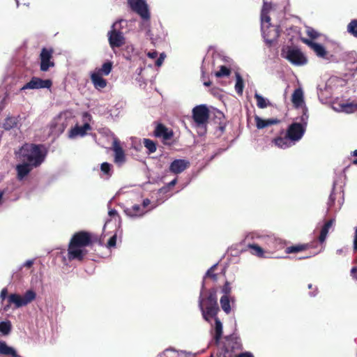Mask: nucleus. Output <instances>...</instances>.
Wrapping results in <instances>:
<instances>
[{
    "label": "nucleus",
    "mask_w": 357,
    "mask_h": 357,
    "mask_svg": "<svg viewBox=\"0 0 357 357\" xmlns=\"http://www.w3.org/2000/svg\"><path fill=\"white\" fill-rule=\"evenodd\" d=\"M308 288L309 289H312V284H308Z\"/></svg>",
    "instance_id": "nucleus-60"
},
{
    "label": "nucleus",
    "mask_w": 357,
    "mask_h": 357,
    "mask_svg": "<svg viewBox=\"0 0 357 357\" xmlns=\"http://www.w3.org/2000/svg\"><path fill=\"white\" fill-rule=\"evenodd\" d=\"M212 82L211 81L204 82V84L206 86H210L211 85Z\"/></svg>",
    "instance_id": "nucleus-56"
},
{
    "label": "nucleus",
    "mask_w": 357,
    "mask_h": 357,
    "mask_svg": "<svg viewBox=\"0 0 357 357\" xmlns=\"http://www.w3.org/2000/svg\"><path fill=\"white\" fill-rule=\"evenodd\" d=\"M291 101L296 107H299L303 102V93L301 89H296L294 90Z\"/></svg>",
    "instance_id": "nucleus-27"
},
{
    "label": "nucleus",
    "mask_w": 357,
    "mask_h": 357,
    "mask_svg": "<svg viewBox=\"0 0 357 357\" xmlns=\"http://www.w3.org/2000/svg\"><path fill=\"white\" fill-rule=\"evenodd\" d=\"M54 50L52 48L43 47L40 54V69L43 72L47 71L50 68L54 66L52 61Z\"/></svg>",
    "instance_id": "nucleus-12"
},
{
    "label": "nucleus",
    "mask_w": 357,
    "mask_h": 357,
    "mask_svg": "<svg viewBox=\"0 0 357 357\" xmlns=\"http://www.w3.org/2000/svg\"><path fill=\"white\" fill-rule=\"evenodd\" d=\"M347 31L357 38V20H352L347 25Z\"/></svg>",
    "instance_id": "nucleus-37"
},
{
    "label": "nucleus",
    "mask_w": 357,
    "mask_h": 357,
    "mask_svg": "<svg viewBox=\"0 0 357 357\" xmlns=\"http://www.w3.org/2000/svg\"><path fill=\"white\" fill-rule=\"evenodd\" d=\"M283 132H284V131L282 130H281L280 134H283Z\"/></svg>",
    "instance_id": "nucleus-61"
},
{
    "label": "nucleus",
    "mask_w": 357,
    "mask_h": 357,
    "mask_svg": "<svg viewBox=\"0 0 357 357\" xmlns=\"http://www.w3.org/2000/svg\"><path fill=\"white\" fill-rule=\"evenodd\" d=\"M147 56L151 59H155L158 56V52L155 50L149 52L147 53Z\"/></svg>",
    "instance_id": "nucleus-49"
},
{
    "label": "nucleus",
    "mask_w": 357,
    "mask_h": 357,
    "mask_svg": "<svg viewBox=\"0 0 357 357\" xmlns=\"http://www.w3.org/2000/svg\"><path fill=\"white\" fill-rule=\"evenodd\" d=\"M150 204V200L149 199H145L143 200L142 208H144V210H145V208Z\"/></svg>",
    "instance_id": "nucleus-51"
},
{
    "label": "nucleus",
    "mask_w": 357,
    "mask_h": 357,
    "mask_svg": "<svg viewBox=\"0 0 357 357\" xmlns=\"http://www.w3.org/2000/svg\"><path fill=\"white\" fill-rule=\"evenodd\" d=\"M144 145L148 149L149 153L155 152L157 147L156 144L151 139H144Z\"/></svg>",
    "instance_id": "nucleus-34"
},
{
    "label": "nucleus",
    "mask_w": 357,
    "mask_h": 357,
    "mask_svg": "<svg viewBox=\"0 0 357 357\" xmlns=\"http://www.w3.org/2000/svg\"><path fill=\"white\" fill-rule=\"evenodd\" d=\"M321 249H319L317 251H316L314 253V255L319 253L321 252Z\"/></svg>",
    "instance_id": "nucleus-58"
},
{
    "label": "nucleus",
    "mask_w": 357,
    "mask_h": 357,
    "mask_svg": "<svg viewBox=\"0 0 357 357\" xmlns=\"http://www.w3.org/2000/svg\"><path fill=\"white\" fill-rule=\"evenodd\" d=\"M307 34L311 39H316L319 36V33L312 28L307 30Z\"/></svg>",
    "instance_id": "nucleus-42"
},
{
    "label": "nucleus",
    "mask_w": 357,
    "mask_h": 357,
    "mask_svg": "<svg viewBox=\"0 0 357 357\" xmlns=\"http://www.w3.org/2000/svg\"><path fill=\"white\" fill-rule=\"evenodd\" d=\"M192 119L197 126L205 125L209 119V110L205 105H200L192 109Z\"/></svg>",
    "instance_id": "nucleus-11"
},
{
    "label": "nucleus",
    "mask_w": 357,
    "mask_h": 357,
    "mask_svg": "<svg viewBox=\"0 0 357 357\" xmlns=\"http://www.w3.org/2000/svg\"><path fill=\"white\" fill-rule=\"evenodd\" d=\"M190 165V163L188 160L184 159H176L172 162L169 169L172 173L178 174L188 169Z\"/></svg>",
    "instance_id": "nucleus-16"
},
{
    "label": "nucleus",
    "mask_w": 357,
    "mask_h": 357,
    "mask_svg": "<svg viewBox=\"0 0 357 357\" xmlns=\"http://www.w3.org/2000/svg\"><path fill=\"white\" fill-rule=\"evenodd\" d=\"M199 307L205 321L210 322L211 318L217 317L220 308L217 301L216 290L210 289L208 296L205 298L201 293L199 298Z\"/></svg>",
    "instance_id": "nucleus-2"
},
{
    "label": "nucleus",
    "mask_w": 357,
    "mask_h": 357,
    "mask_svg": "<svg viewBox=\"0 0 357 357\" xmlns=\"http://www.w3.org/2000/svg\"><path fill=\"white\" fill-rule=\"evenodd\" d=\"M33 264V261L29 260L25 262L24 266H26L27 268H30L32 266Z\"/></svg>",
    "instance_id": "nucleus-53"
},
{
    "label": "nucleus",
    "mask_w": 357,
    "mask_h": 357,
    "mask_svg": "<svg viewBox=\"0 0 357 357\" xmlns=\"http://www.w3.org/2000/svg\"><path fill=\"white\" fill-rule=\"evenodd\" d=\"M352 155H353V156H356V157H357V149H356V150H355V151L353 152ZM353 164H354V165H357V158L353 160Z\"/></svg>",
    "instance_id": "nucleus-54"
},
{
    "label": "nucleus",
    "mask_w": 357,
    "mask_h": 357,
    "mask_svg": "<svg viewBox=\"0 0 357 357\" xmlns=\"http://www.w3.org/2000/svg\"><path fill=\"white\" fill-rule=\"evenodd\" d=\"M334 222L335 220L333 219H331L326 221L322 227L319 236V241L320 243H323L326 241L329 229L333 226Z\"/></svg>",
    "instance_id": "nucleus-26"
},
{
    "label": "nucleus",
    "mask_w": 357,
    "mask_h": 357,
    "mask_svg": "<svg viewBox=\"0 0 357 357\" xmlns=\"http://www.w3.org/2000/svg\"><path fill=\"white\" fill-rule=\"evenodd\" d=\"M11 324L10 321L0 322V332L3 335H8L11 331Z\"/></svg>",
    "instance_id": "nucleus-33"
},
{
    "label": "nucleus",
    "mask_w": 357,
    "mask_h": 357,
    "mask_svg": "<svg viewBox=\"0 0 357 357\" xmlns=\"http://www.w3.org/2000/svg\"><path fill=\"white\" fill-rule=\"evenodd\" d=\"M16 125H17V121H16L15 118L8 117L6 119V120L3 123V128L5 130H10L11 128H14L15 126H16Z\"/></svg>",
    "instance_id": "nucleus-36"
},
{
    "label": "nucleus",
    "mask_w": 357,
    "mask_h": 357,
    "mask_svg": "<svg viewBox=\"0 0 357 357\" xmlns=\"http://www.w3.org/2000/svg\"><path fill=\"white\" fill-rule=\"evenodd\" d=\"M112 150L114 152V162L119 166L125 163L126 160V154L118 139H114L112 143Z\"/></svg>",
    "instance_id": "nucleus-15"
},
{
    "label": "nucleus",
    "mask_w": 357,
    "mask_h": 357,
    "mask_svg": "<svg viewBox=\"0 0 357 357\" xmlns=\"http://www.w3.org/2000/svg\"><path fill=\"white\" fill-rule=\"evenodd\" d=\"M122 21L114 22L112 26V29L107 33L109 44L112 50L123 46L126 43L123 32L118 28Z\"/></svg>",
    "instance_id": "nucleus-6"
},
{
    "label": "nucleus",
    "mask_w": 357,
    "mask_h": 357,
    "mask_svg": "<svg viewBox=\"0 0 357 357\" xmlns=\"http://www.w3.org/2000/svg\"><path fill=\"white\" fill-rule=\"evenodd\" d=\"M46 154L47 151L42 144L26 143L20 149L21 159L30 163L34 167L40 166L43 162Z\"/></svg>",
    "instance_id": "nucleus-1"
},
{
    "label": "nucleus",
    "mask_w": 357,
    "mask_h": 357,
    "mask_svg": "<svg viewBox=\"0 0 357 357\" xmlns=\"http://www.w3.org/2000/svg\"><path fill=\"white\" fill-rule=\"evenodd\" d=\"M231 73V70L225 66H221L218 71L215 72V75L217 77H222L229 76Z\"/></svg>",
    "instance_id": "nucleus-39"
},
{
    "label": "nucleus",
    "mask_w": 357,
    "mask_h": 357,
    "mask_svg": "<svg viewBox=\"0 0 357 357\" xmlns=\"http://www.w3.org/2000/svg\"><path fill=\"white\" fill-rule=\"evenodd\" d=\"M112 66H113V63L112 61H107V62H105L102 65L101 68H98V70L96 72L102 75L107 76L111 73V71L112 70Z\"/></svg>",
    "instance_id": "nucleus-29"
},
{
    "label": "nucleus",
    "mask_w": 357,
    "mask_h": 357,
    "mask_svg": "<svg viewBox=\"0 0 357 357\" xmlns=\"http://www.w3.org/2000/svg\"><path fill=\"white\" fill-rule=\"evenodd\" d=\"M236 78L235 90L238 94L241 95L244 87L243 79L239 73H236Z\"/></svg>",
    "instance_id": "nucleus-31"
},
{
    "label": "nucleus",
    "mask_w": 357,
    "mask_h": 357,
    "mask_svg": "<svg viewBox=\"0 0 357 357\" xmlns=\"http://www.w3.org/2000/svg\"><path fill=\"white\" fill-rule=\"evenodd\" d=\"M132 11L138 14L144 20H149L150 13L144 0H128Z\"/></svg>",
    "instance_id": "nucleus-8"
},
{
    "label": "nucleus",
    "mask_w": 357,
    "mask_h": 357,
    "mask_svg": "<svg viewBox=\"0 0 357 357\" xmlns=\"http://www.w3.org/2000/svg\"><path fill=\"white\" fill-rule=\"evenodd\" d=\"M8 289L6 288H3L0 294V298L1 301H4L8 296Z\"/></svg>",
    "instance_id": "nucleus-46"
},
{
    "label": "nucleus",
    "mask_w": 357,
    "mask_h": 357,
    "mask_svg": "<svg viewBox=\"0 0 357 357\" xmlns=\"http://www.w3.org/2000/svg\"><path fill=\"white\" fill-rule=\"evenodd\" d=\"M116 244V234H114L107 241V247L108 248H114Z\"/></svg>",
    "instance_id": "nucleus-43"
},
{
    "label": "nucleus",
    "mask_w": 357,
    "mask_h": 357,
    "mask_svg": "<svg viewBox=\"0 0 357 357\" xmlns=\"http://www.w3.org/2000/svg\"><path fill=\"white\" fill-rule=\"evenodd\" d=\"M236 357H255V356H253V354L252 353H250L249 351H245V352L239 354Z\"/></svg>",
    "instance_id": "nucleus-47"
},
{
    "label": "nucleus",
    "mask_w": 357,
    "mask_h": 357,
    "mask_svg": "<svg viewBox=\"0 0 357 357\" xmlns=\"http://www.w3.org/2000/svg\"><path fill=\"white\" fill-rule=\"evenodd\" d=\"M213 319L215 320V334L213 339L215 344H218L222 335V324L218 317Z\"/></svg>",
    "instance_id": "nucleus-25"
},
{
    "label": "nucleus",
    "mask_w": 357,
    "mask_h": 357,
    "mask_svg": "<svg viewBox=\"0 0 357 357\" xmlns=\"http://www.w3.org/2000/svg\"><path fill=\"white\" fill-rule=\"evenodd\" d=\"M165 56L166 55L165 53L160 54L159 58H158L157 60L155 61V66L158 67L162 66Z\"/></svg>",
    "instance_id": "nucleus-45"
},
{
    "label": "nucleus",
    "mask_w": 357,
    "mask_h": 357,
    "mask_svg": "<svg viewBox=\"0 0 357 357\" xmlns=\"http://www.w3.org/2000/svg\"><path fill=\"white\" fill-rule=\"evenodd\" d=\"M123 212L127 216L135 218L143 216L146 211L144 210V208H142L141 205L134 204L130 207H126Z\"/></svg>",
    "instance_id": "nucleus-17"
},
{
    "label": "nucleus",
    "mask_w": 357,
    "mask_h": 357,
    "mask_svg": "<svg viewBox=\"0 0 357 357\" xmlns=\"http://www.w3.org/2000/svg\"><path fill=\"white\" fill-rule=\"evenodd\" d=\"M248 248L250 249V253L257 257H261L264 256V250L257 244H248Z\"/></svg>",
    "instance_id": "nucleus-30"
},
{
    "label": "nucleus",
    "mask_w": 357,
    "mask_h": 357,
    "mask_svg": "<svg viewBox=\"0 0 357 357\" xmlns=\"http://www.w3.org/2000/svg\"><path fill=\"white\" fill-rule=\"evenodd\" d=\"M222 292L224 294V295H227V296H229L230 294L231 293V287L229 282L226 281L222 288Z\"/></svg>",
    "instance_id": "nucleus-41"
},
{
    "label": "nucleus",
    "mask_w": 357,
    "mask_h": 357,
    "mask_svg": "<svg viewBox=\"0 0 357 357\" xmlns=\"http://www.w3.org/2000/svg\"><path fill=\"white\" fill-rule=\"evenodd\" d=\"M307 258H309V256H306V257H301V258H300V259H307Z\"/></svg>",
    "instance_id": "nucleus-59"
},
{
    "label": "nucleus",
    "mask_w": 357,
    "mask_h": 357,
    "mask_svg": "<svg viewBox=\"0 0 357 357\" xmlns=\"http://www.w3.org/2000/svg\"><path fill=\"white\" fill-rule=\"evenodd\" d=\"M220 305L222 309V310L227 314H229L231 312V305H230V299L229 296H227V295H223L220 298Z\"/></svg>",
    "instance_id": "nucleus-28"
},
{
    "label": "nucleus",
    "mask_w": 357,
    "mask_h": 357,
    "mask_svg": "<svg viewBox=\"0 0 357 357\" xmlns=\"http://www.w3.org/2000/svg\"><path fill=\"white\" fill-rule=\"evenodd\" d=\"M261 18L262 22L268 23L271 21V17L268 15V11L263 8L261 10Z\"/></svg>",
    "instance_id": "nucleus-44"
},
{
    "label": "nucleus",
    "mask_w": 357,
    "mask_h": 357,
    "mask_svg": "<svg viewBox=\"0 0 357 357\" xmlns=\"http://www.w3.org/2000/svg\"><path fill=\"white\" fill-rule=\"evenodd\" d=\"M70 241L86 248L93 247L95 243H100V238L97 235L84 230L73 234Z\"/></svg>",
    "instance_id": "nucleus-5"
},
{
    "label": "nucleus",
    "mask_w": 357,
    "mask_h": 357,
    "mask_svg": "<svg viewBox=\"0 0 357 357\" xmlns=\"http://www.w3.org/2000/svg\"><path fill=\"white\" fill-rule=\"evenodd\" d=\"M153 134L155 137L161 138L164 144L170 146L173 144L172 139L174 135V131L164 124L158 123L155 128Z\"/></svg>",
    "instance_id": "nucleus-9"
},
{
    "label": "nucleus",
    "mask_w": 357,
    "mask_h": 357,
    "mask_svg": "<svg viewBox=\"0 0 357 357\" xmlns=\"http://www.w3.org/2000/svg\"><path fill=\"white\" fill-rule=\"evenodd\" d=\"M3 195V192H0V204L2 202Z\"/></svg>",
    "instance_id": "nucleus-57"
},
{
    "label": "nucleus",
    "mask_w": 357,
    "mask_h": 357,
    "mask_svg": "<svg viewBox=\"0 0 357 357\" xmlns=\"http://www.w3.org/2000/svg\"><path fill=\"white\" fill-rule=\"evenodd\" d=\"M177 183V179L176 178H174V180H172L171 182H169L168 184H167V187L168 188H172L173 186H174Z\"/></svg>",
    "instance_id": "nucleus-52"
},
{
    "label": "nucleus",
    "mask_w": 357,
    "mask_h": 357,
    "mask_svg": "<svg viewBox=\"0 0 357 357\" xmlns=\"http://www.w3.org/2000/svg\"><path fill=\"white\" fill-rule=\"evenodd\" d=\"M32 167H33L32 165L29 162H24L22 164L17 165L16 167L17 178L19 180H22L32 170Z\"/></svg>",
    "instance_id": "nucleus-21"
},
{
    "label": "nucleus",
    "mask_w": 357,
    "mask_h": 357,
    "mask_svg": "<svg viewBox=\"0 0 357 357\" xmlns=\"http://www.w3.org/2000/svg\"><path fill=\"white\" fill-rule=\"evenodd\" d=\"M67 250V257L69 261H83L88 254L86 247L70 241L68 243Z\"/></svg>",
    "instance_id": "nucleus-7"
},
{
    "label": "nucleus",
    "mask_w": 357,
    "mask_h": 357,
    "mask_svg": "<svg viewBox=\"0 0 357 357\" xmlns=\"http://www.w3.org/2000/svg\"><path fill=\"white\" fill-rule=\"evenodd\" d=\"M217 266L218 264H214L206 271L204 275V279L208 278L213 280L214 282H216L218 280V275L214 273L217 268Z\"/></svg>",
    "instance_id": "nucleus-35"
},
{
    "label": "nucleus",
    "mask_w": 357,
    "mask_h": 357,
    "mask_svg": "<svg viewBox=\"0 0 357 357\" xmlns=\"http://www.w3.org/2000/svg\"><path fill=\"white\" fill-rule=\"evenodd\" d=\"M100 169L108 177H110L112 174V165L107 162L101 164Z\"/></svg>",
    "instance_id": "nucleus-40"
},
{
    "label": "nucleus",
    "mask_w": 357,
    "mask_h": 357,
    "mask_svg": "<svg viewBox=\"0 0 357 357\" xmlns=\"http://www.w3.org/2000/svg\"><path fill=\"white\" fill-rule=\"evenodd\" d=\"M90 129L89 123H86L83 126H79L76 125L74 128H71L69 131L68 137L70 138H74L78 135L84 136L86 135V131Z\"/></svg>",
    "instance_id": "nucleus-20"
},
{
    "label": "nucleus",
    "mask_w": 357,
    "mask_h": 357,
    "mask_svg": "<svg viewBox=\"0 0 357 357\" xmlns=\"http://www.w3.org/2000/svg\"><path fill=\"white\" fill-rule=\"evenodd\" d=\"M102 76L96 72H93L91 75V82L97 89H104L107 86V81L102 78Z\"/></svg>",
    "instance_id": "nucleus-23"
},
{
    "label": "nucleus",
    "mask_w": 357,
    "mask_h": 357,
    "mask_svg": "<svg viewBox=\"0 0 357 357\" xmlns=\"http://www.w3.org/2000/svg\"><path fill=\"white\" fill-rule=\"evenodd\" d=\"M243 349L239 337L233 334L224 337L222 346L217 357H234V354Z\"/></svg>",
    "instance_id": "nucleus-3"
},
{
    "label": "nucleus",
    "mask_w": 357,
    "mask_h": 357,
    "mask_svg": "<svg viewBox=\"0 0 357 357\" xmlns=\"http://www.w3.org/2000/svg\"><path fill=\"white\" fill-rule=\"evenodd\" d=\"M283 56L287 59L289 62L296 66H303L307 63V59L298 49H294L289 47L287 51Z\"/></svg>",
    "instance_id": "nucleus-10"
},
{
    "label": "nucleus",
    "mask_w": 357,
    "mask_h": 357,
    "mask_svg": "<svg viewBox=\"0 0 357 357\" xmlns=\"http://www.w3.org/2000/svg\"><path fill=\"white\" fill-rule=\"evenodd\" d=\"M304 43L307 45L319 57L324 58L327 55V51L322 45L307 39L304 40Z\"/></svg>",
    "instance_id": "nucleus-19"
},
{
    "label": "nucleus",
    "mask_w": 357,
    "mask_h": 357,
    "mask_svg": "<svg viewBox=\"0 0 357 357\" xmlns=\"http://www.w3.org/2000/svg\"><path fill=\"white\" fill-rule=\"evenodd\" d=\"M52 85V82L51 79H43L37 77H33L29 82L21 88L20 90L50 89Z\"/></svg>",
    "instance_id": "nucleus-13"
},
{
    "label": "nucleus",
    "mask_w": 357,
    "mask_h": 357,
    "mask_svg": "<svg viewBox=\"0 0 357 357\" xmlns=\"http://www.w3.org/2000/svg\"><path fill=\"white\" fill-rule=\"evenodd\" d=\"M351 277L357 280V267H353L351 270Z\"/></svg>",
    "instance_id": "nucleus-50"
},
{
    "label": "nucleus",
    "mask_w": 357,
    "mask_h": 357,
    "mask_svg": "<svg viewBox=\"0 0 357 357\" xmlns=\"http://www.w3.org/2000/svg\"><path fill=\"white\" fill-rule=\"evenodd\" d=\"M255 98L256 99L257 105L259 108L264 109L267 107L268 103L263 96L256 93L255 94Z\"/></svg>",
    "instance_id": "nucleus-38"
},
{
    "label": "nucleus",
    "mask_w": 357,
    "mask_h": 357,
    "mask_svg": "<svg viewBox=\"0 0 357 357\" xmlns=\"http://www.w3.org/2000/svg\"><path fill=\"white\" fill-rule=\"evenodd\" d=\"M36 294L34 291L30 289L25 292L23 296L17 294H11L8 296V305L5 306L4 310H8L11 304H15L16 308L26 305L35 300Z\"/></svg>",
    "instance_id": "nucleus-4"
},
{
    "label": "nucleus",
    "mask_w": 357,
    "mask_h": 357,
    "mask_svg": "<svg viewBox=\"0 0 357 357\" xmlns=\"http://www.w3.org/2000/svg\"><path fill=\"white\" fill-rule=\"evenodd\" d=\"M272 142L275 146L281 149H287L292 145V142L287 137V134L284 137L279 136L274 138Z\"/></svg>",
    "instance_id": "nucleus-24"
},
{
    "label": "nucleus",
    "mask_w": 357,
    "mask_h": 357,
    "mask_svg": "<svg viewBox=\"0 0 357 357\" xmlns=\"http://www.w3.org/2000/svg\"><path fill=\"white\" fill-rule=\"evenodd\" d=\"M116 214H117V212H116V210H114V209H112V210H110V211H109V215L110 216H113V215H116Z\"/></svg>",
    "instance_id": "nucleus-55"
},
{
    "label": "nucleus",
    "mask_w": 357,
    "mask_h": 357,
    "mask_svg": "<svg viewBox=\"0 0 357 357\" xmlns=\"http://www.w3.org/2000/svg\"><path fill=\"white\" fill-rule=\"evenodd\" d=\"M255 121L258 129H263L267 126L278 124L280 122V120L278 119H262L258 116H255Z\"/></svg>",
    "instance_id": "nucleus-22"
},
{
    "label": "nucleus",
    "mask_w": 357,
    "mask_h": 357,
    "mask_svg": "<svg viewBox=\"0 0 357 357\" xmlns=\"http://www.w3.org/2000/svg\"><path fill=\"white\" fill-rule=\"evenodd\" d=\"M354 250L357 252V227L355 228L354 239Z\"/></svg>",
    "instance_id": "nucleus-48"
},
{
    "label": "nucleus",
    "mask_w": 357,
    "mask_h": 357,
    "mask_svg": "<svg viewBox=\"0 0 357 357\" xmlns=\"http://www.w3.org/2000/svg\"><path fill=\"white\" fill-rule=\"evenodd\" d=\"M305 129L300 123H293L287 128L286 134L291 142L300 140L305 133Z\"/></svg>",
    "instance_id": "nucleus-14"
},
{
    "label": "nucleus",
    "mask_w": 357,
    "mask_h": 357,
    "mask_svg": "<svg viewBox=\"0 0 357 357\" xmlns=\"http://www.w3.org/2000/svg\"><path fill=\"white\" fill-rule=\"evenodd\" d=\"M342 109L347 114L354 113L357 111V102H351L342 104Z\"/></svg>",
    "instance_id": "nucleus-32"
},
{
    "label": "nucleus",
    "mask_w": 357,
    "mask_h": 357,
    "mask_svg": "<svg viewBox=\"0 0 357 357\" xmlns=\"http://www.w3.org/2000/svg\"><path fill=\"white\" fill-rule=\"evenodd\" d=\"M314 243H311L291 245L287 247L284 250V252L286 254H291L305 251L310 248H317V246L314 245Z\"/></svg>",
    "instance_id": "nucleus-18"
}]
</instances>
